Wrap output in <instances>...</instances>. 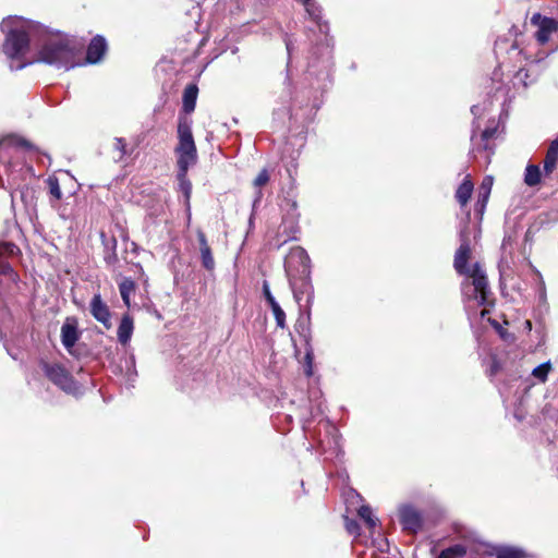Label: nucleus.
Listing matches in <instances>:
<instances>
[{"label": "nucleus", "mask_w": 558, "mask_h": 558, "mask_svg": "<svg viewBox=\"0 0 558 558\" xmlns=\"http://www.w3.org/2000/svg\"><path fill=\"white\" fill-rule=\"evenodd\" d=\"M469 222L470 211L466 213L464 226L459 232L460 246L454 254L453 267L458 274L468 277L462 283L463 294L468 299H473L477 305L483 306L488 304L489 288L486 275L478 263L468 267L471 255Z\"/></svg>", "instance_id": "obj_1"}, {"label": "nucleus", "mask_w": 558, "mask_h": 558, "mask_svg": "<svg viewBox=\"0 0 558 558\" xmlns=\"http://www.w3.org/2000/svg\"><path fill=\"white\" fill-rule=\"evenodd\" d=\"M37 27L29 21L21 17H8L2 21L1 29L5 33L2 51L10 60L11 70H21L29 61H25V54L29 48V40Z\"/></svg>", "instance_id": "obj_2"}, {"label": "nucleus", "mask_w": 558, "mask_h": 558, "mask_svg": "<svg viewBox=\"0 0 558 558\" xmlns=\"http://www.w3.org/2000/svg\"><path fill=\"white\" fill-rule=\"evenodd\" d=\"M38 61L59 69L70 70L77 64L75 61V46L65 35H47L39 49Z\"/></svg>", "instance_id": "obj_3"}, {"label": "nucleus", "mask_w": 558, "mask_h": 558, "mask_svg": "<svg viewBox=\"0 0 558 558\" xmlns=\"http://www.w3.org/2000/svg\"><path fill=\"white\" fill-rule=\"evenodd\" d=\"M179 144L175 148L179 170L187 171L197 161V150L192 134V121L180 118L178 123Z\"/></svg>", "instance_id": "obj_4"}, {"label": "nucleus", "mask_w": 558, "mask_h": 558, "mask_svg": "<svg viewBox=\"0 0 558 558\" xmlns=\"http://www.w3.org/2000/svg\"><path fill=\"white\" fill-rule=\"evenodd\" d=\"M284 270L288 279L311 275V260L303 247L294 246L290 250L284 259Z\"/></svg>", "instance_id": "obj_5"}, {"label": "nucleus", "mask_w": 558, "mask_h": 558, "mask_svg": "<svg viewBox=\"0 0 558 558\" xmlns=\"http://www.w3.org/2000/svg\"><path fill=\"white\" fill-rule=\"evenodd\" d=\"M397 512L403 531L409 534H416L422 530L424 523L423 513L413 504H400Z\"/></svg>", "instance_id": "obj_6"}, {"label": "nucleus", "mask_w": 558, "mask_h": 558, "mask_svg": "<svg viewBox=\"0 0 558 558\" xmlns=\"http://www.w3.org/2000/svg\"><path fill=\"white\" fill-rule=\"evenodd\" d=\"M44 371L46 376L63 391L74 393L78 387L72 375L59 364H45Z\"/></svg>", "instance_id": "obj_7"}, {"label": "nucleus", "mask_w": 558, "mask_h": 558, "mask_svg": "<svg viewBox=\"0 0 558 558\" xmlns=\"http://www.w3.org/2000/svg\"><path fill=\"white\" fill-rule=\"evenodd\" d=\"M288 280L295 301L300 303L305 298L306 305L311 306L314 301V287L311 281V275H301V277Z\"/></svg>", "instance_id": "obj_8"}, {"label": "nucleus", "mask_w": 558, "mask_h": 558, "mask_svg": "<svg viewBox=\"0 0 558 558\" xmlns=\"http://www.w3.org/2000/svg\"><path fill=\"white\" fill-rule=\"evenodd\" d=\"M531 23L538 27L535 36L539 44H546L550 35L558 29V22L554 19L542 16L539 13L533 14Z\"/></svg>", "instance_id": "obj_9"}, {"label": "nucleus", "mask_w": 558, "mask_h": 558, "mask_svg": "<svg viewBox=\"0 0 558 558\" xmlns=\"http://www.w3.org/2000/svg\"><path fill=\"white\" fill-rule=\"evenodd\" d=\"M89 311L93 317L101 323L107 329L111 327V314L100 294H95L89 303Z\"/></svg>", "instance_id": "obj_10"}, {"label": "nucleus", "mask_w": 558, "mask_h": 558, "mask_svg": "<svg viewBox=\"0 0 558 558\" xmlns=\"http://www.w3.org/2000/svg\"><path fill=\"white\" fill-rule=\"evenodd\" d=\"M8 177H9L8 182H9L10 189H14V192L11 193L12 204H14L16 192L20 193L21 201L25 205L32 204L34 201V197H35L34 196L35 191L27 185H24L21 187V185L17 181L19 175H17L16 171L10 170Z\"/></svg>", "instance_id": "obj_11"}, {"label": "nucleus", "mask_w": 558, "mask_h": 558, "mask_svg": "<svg viewBox=\"0 0 558 558\" xmlns=\"http://www.w3.org/2000/svg\"><path fill=\"white\" fill-rule=\"evenodd\" d=\"M80 333L77 330L76 320L68 318L61 327V341L68 351L75 345L78 340Z\"/></svg>", "instance_id": "obj_12"}, {"label": "nucleus", "mask_w": 558, "mask_h": 558, "mask_svg": "<svg viewBox=\"0 0 558 558\" xmlns=\"http://www.w3.org/2000/svg\"><path fill=\"white\" fill-rule=\"evenodd\" d=\"M106 50L107 44L105 38L101 36L94 37L87 48L86 61L92 64L99 62Z\"/></svg>", "instance_id": "obj_13"}, {"label": "nucleus", "mask_w": 558, "mask_h": 558, "mask_svg": "<svg viewBox=\"0 0 558 558\" xmlns=\"http://www.w3.org/2000/svg\"><path fill=\"white\" fill-rule=\"evenodd\" d=\"M197 238H198V242H199L202 265L204 268L211 271L215 269V259L213 257L211 250L208 245V242L206 240L204 232L199 230L197 232Z\"/></svg>", "instance_id": "obj_14"}, {"label": "nucleus", "mask_w": 558, "mask_h": 558, "mask_svg": "<svg viewBox=\"0 0 558 558\" xmlns=\"http://www.w3.org/2000/svg\"><path fill=\"white\" fill-rule=\"evenodd\" d=\"M342 497L345 504L347 514H355L359 507L366 506L363 497L359 494L357 490H343Z\"/></svg>", "instance_id": "obj_15"}, {"label": "nucleus", "mask_w": 558, "mask_h": 558, "mask_svg": "<svg viewBox=\"0 0 558 558\" xmlns=\"http://www.w3.org/2000/svg\"><path fill=\"white\" fill-rule=\"evenodd\" d=\"M474 190L470 175H466L462 183L458 186L454 197L461 207H465L469 203Z\"/></svg>", "instance_id": "obj_16"}, {"label": "nucleus", "mask_w": 558, "mask_h": 558, "mask_svg": "<svg viewBox=\"0 0 558 558\" xmlns=\"http://www.w3.org/2000/svg\"><path fill=\"white\" fill-rule=\"evenodd\" d=\"M133 330H134L133 318L129 314H125L122 317L120 325L118 327L119 342L121 344L125 345L131 340Z\"/></svg>", "instance_id": "obj_17"}, {"label": "nucleus", "mask_w": 558, "mask_h": 558, "mask_svg": "<svg viewBox=\"0 0 558 558\" xmlns=\"http://www.w3.org/2000/svg\"><path fill=\"white\" fill-rule=\"evenodd\" d=\"M558 163V138L550 142L544 159V172L550 174Z\"/></svg>", "instance_id": "obj_18"}, {"label": "nucleus", "mask_w": 558, "mask_h": 558, "mask_svg": "<svg viewBox=\"0 0 558 558\" xmlns=\"http://www.w3.org/2000/svg\"><path fill=\"white\" fill-rule=\"evenodd\" d=\"M198 88L194 84H190L185 87L183 92V111L185 113H191L195 109L196 99H197Z\"/></svg>", "instance_id": "obj_19"}, {"label": "nucleus", "mask_w": 558, "mask_h": 558, "mask_svg": "<svg viewBox=\"0 0 558 558\" xmlns=\"http://www.w3.org/2000/svg\"><path fill=\"white\" fill-rule=\"evenodd\" d=\"M304 7L310 17L317 24L320 33L327 34L328 24L322 21V10L315 1L305 3Z\"/></svg>", "instance_id": "obj_20"}, {"label": "nucleus", "mask_w": 558, "mask_h": 558, "mask_svg": "<svg viewBox=\"0 0 558 558\" xmlns=\"http://www.w3.org/2000/svg\"><path fill=\"white\" fill-rule=\"evenodd\" d=\"M17 148H32V145L24 138L15 135H9L0 141V154L3 150L17 149Z\"/></svg>", "instance_id": "obj_21"}, {"label": "nucleus", "mask_w": 558, "mask_h": 558, "mask_svg": "<svg viewBox=\"0 0 558 558\" xmlns=\"http://www.w3.org/2000/svg\"><path fill=\"white\" fill-rule=\"evenodd\" d=\"M355 514H357L371 532H373L377 526L378 519L374 515L373 510L368 505L359 507Z\"/></svg>", "instance_id": "obj_22"}, {"label": "nucleus", "mask_w": 558, "mask_h": 558, "mask_svg": "<svg viewBox=\"0 0 558 558\" xmlns=\"http://www.w3.org/2000/svg\"><path fill=\"white\" fill-rule=\"evenodd\" d=\"M541 169L536 165H527L524 174V183L527 186H536L541 183Z\"/></svg>", "instance_id": "obj_23"}, {"label": "nucleus", "mask_w": 558, "mask_h": 558, "mask_svg": "<svg viewBox=\"0 0 558 558\" xmlns=\"http://www.w3.org/2000/svg\"><path fill=\"white\" fill-rule=\"evenodd\" d=\"M119 290L124 304L130 307V295L135 290L134 281L130 278H124L119 284Z\"/></svg>", "instance_id": "obj_24"}, {"label": "nucleus", "mask_w": 558, "mask_h": 558, "mask_svg": "<svg viewBox=\"0 0 558 558\" xmlns=\"http://www.w3.org/2000/svg\"><path fill=\"white\" fill-rule=\"evenodd\" d=\"M269 178H270L269 173H268V171L266 169H263L258 173V175L255 178V180L253 182L254 186L256 187V195H255V199H254V205H256L257 203L260 202V199L263 197V193H262L260 187L268 183Z\"/></svg>", "instance_id": "obj_25"}, {"label": "nucleus", "mask_w": 558, "mask_h": 558, "mask_svg": "<svg viewBox=\"0 0 558 558\" xmlns=\"http://www.w3.org/2000/svg\"><path fill=\"white\" fill-rule=\"evenodd\" d=\"M465 554L466 547L461 544H457L441 550L437 558H462L465 556Z\"/></svg>", "instance_id": "obj_26"}, {"label": "nucleus", "mask_w": 558, "mask_h": 558, "mask_svg": "<svg viewBox=\"0 0 558 558\" xmlns=\"http://www.w3.org/2000/svg\"><path fill=\"white\" fill-rule=\"evenodd\" d=\"M496 556L497 558H524L523 551L513 547H500Z\"/></svg>", "instance_id": "obj_27"}, {"label": "nucleus", "mask_w": 558, "mask_h": 558, "mask_svg": "<svg viewBox=\"0 0 558 558\" xmlns=\"http://www.w3.org/2000/svg\"><path fill=\"white\" fill-rule=\"evenodd\" d=\"M186 173L187 171L179 170L178 180L181 191L184 193V196L189 199L192 192V184L187 179Z\"/></svg>", "instance_id": "obj_28"}, {"label": "nucleus", "mask_w": 558, "mask_h": 558, "mask_svg": "<svg viewBox=\"0 0 558 558\" xmlns=\"http://www.w3.org/2000/svg\"><path fill=\"white\" fill-rule=\"evenodd\" d=\"M551 368L550 362H545L532 371V375L539 381L545 383Z\"/></svg>", "instance_id": "obj_29"}, {"label": "nucleus", "mask_w": 558, "mask_h": 558, "mask_svg": "<svg viewBox=\"0 0 558 558\" xmlns=\"http://www.w3.org/2000/svg\"><path fill=\"white\" fill-rule=\"evenodd\" d=\"M117 247V240L114 238L111 239V247H109V244H107V251L105 253V262L108 265H114L118 262V255L116 252Z\"/></svg>", "instance_id": "obj_30"}, {"label": "nucleus", "mask_w": 558, "mask_h": 558, "mask_svg": "<svg viewBox=\"0 0 558 558\" xmlns=\"http://www.w3.org/2000/svg\"><path fill=\"white\" fill-rule=\"evenodd\" d=\"M124 365L126 367V381L132 386V383L134 381L136 377V369H135V360L133 356H130L124 360Z\"/></svg>", "instance_id": "obj_31"}, {"label": "nucleus", "mask_w": 558, "mask_h": 558, "mask_svg": "<svg viewBox=\"0 0 558 558\" xmlns=\"http://www.w3.org/2000/svg\"><path fill=\"white\" fill-rule=\"evenodd\" d=\"M344 524L345 530L350 535H353L354 537L361 535V527L359 523L354 519L349 518V514L344 515Z\"/></svg>", "instance_id": "obj_32"}, {"label": "nucleus", "mask_w": 558, "mask_h": 558, "mask_svg": "<svg viewBox=\"0 0 558 558\" xmlns=\"http://www.w3.org/2000/svg\"><path fill=\"white\" fill-rule=\"evenodd\" d=\"M493 186V179L487 177L483 180L477 196L489 198L490 191Z\"/></svg>", "instance_id": "obj_33"}, {"label": "nucleus", "mask_w": 558, "mask_h": 558, "mask_svg": "<svg viewBox=\"0 0 558 558\" xmlns=\"http://www.w3.org/2000/svg\"><path fill=\"white\" fill-rule=\"evenodd\" d=\"M487 203H488V198L477 196V201H476V203L474 205V211H475V215H476V217H477V219L480 221L483 218V215L485 213Z\"/></svg>", "instance_id": "obj_34"}, {"label": "nucleus", "mask_w": 558, "mask_h": 558, "mask_svg": "<svg viewBox=\"0 0 558 558\" xmlns=\"http://www.w3.org/2000/svg\"><path fill=\"white\" fill-rule=\"evenodd\" d=\"M48 185H49L50 194L54 198L60 199L62 197V192H61L58 179L57 178H49L48 179Z\"/></svg>", "instance_id": "obj_35"}, {"label": "nucleus", "mask_w": 558, "mask_h": 558, "mask_svg": "<svg viewBox=\"0 0 558 558\" xmlns=\"http://www.w3.org/2000/svg\"><path fill=\"white\" fill-rule=\"evenodd\" d=\"M19 252V247L13 243H2L0 244V256H11Z\"/></svg>", "instance_id": "obj_36"}, {"label": "nucleus", "mask_w": 558, "mask_h": 558, "mask_svg": "<svg viewBox=\"0 0 558 558\" xmlns=\"http://www.w3.org/2000/svg\"><path fill=\"white\" fill-rule=\"evenodd\" d=\"M113 148L116 151H118V159H122V157L126 154L125 141L121 137H116L113 142Z\"/></svg>", "instance_id": "obj_37"}, {"label": "nucleus", "mask_w": 558, "mask_h": 558, "mask_svg": "<svg viewBox=\"0 0 558 558\" xmlns=\"http://www.w3.org/2000/svg\"><path fill=\"white\" fill-rule=\"evenodd\" d=\"M272 314L275 316L277 326L279 328H284L286 327V313L283 312V310L279 306V307L272 310Z\"/></svg>", "instance_id": "obj_38"}, {"label": "nucleus", "mask_w": 558, "mask_h": 558, "mask_svg": "<svg viewBox=\"0 0 558 558\" xmlns=\"http://www.w3.org/2000/svg\"><path fill=\"white\" fill-rule=\"evenodd\" d=\"M305 361H306V367H305V374L306 376H312L313 374V367H312V363H313V353L311 351H307L306 354H305Z\"/></svg>", "instance_id": "obj_39"}, {"label": "nucleus", "mask_w": 558, "mask_h": 558, "mask_svg": "<svg viewBox=\"0 0 558 558\" xmlns=\"http://www.w3.org/2000/svg\"><path fill=\"white\" fill-rule=\"evenodd\" d=\"M0 274L14 277L13 269L8 263H0Z\"/></svg>", "instance_id": "obj_40"}, {"label": "nucleus", "mask_w": 558, "mask_h": 558, "mask_svg": "<svg viewBox=\"0 0 558 558\" xmlns=\"http://www.w3.org/2000/svg\"><path fill=\"white\" fill-rule=\"evenodd\" d=\"M263 294H264L266 301L268 299H271V296H272V294L270 292L269 283L267 281L263 282Z\"/></svg>", "instance_id": "obj_41"}, {"label": "nucleus", "mask_w": 558, "mask_h": 558, "mask_svg": "<svg viewBox=\"0 0 558 558\" xmlns=\"http://www.w3.org/2000/svg\"><path fill=\"white\" fill-rule=\"evenodd\" d=\"M267 303L269 304L271 311L280 306L279 303L274 298V295L271 296V299L267 300Z\"/></svg>", "instance_id": "obj_42"}, {"label": "nucleus", "mask_w": 558, "mask_h": 558, "mask_svg": "<svg viewBox=\"0 0 558 558\" xmlns=\"http://www.w3.org/2000/svg\"><path fill=\"white\" fill-rule=\"evenodd\" d=\"M499 364L496 359L493 360L492 366H490V375H494L498 372Z\"/></svg>", "instance_id": "obj_43"}, {"label": "nucleus", "mask_w": 558, "mask_h": 558, "mask_svg": "<svg viewBox=\"0 0 558 558\" xmlns=\"http://www.w3.org/2000/svg\"><path fill=\"white\" fill-rule=\"evenodd\" d=\"M494 133H495V130L486 129L483 132L482 137H483V140H488L494 135Z\"/></svg>", "instance_id": "obj_44"}, {"label": "nucleus", "mask_w": 558, "mask_h": 558, "mask_svg": "<svg viewBox=\"0 0 558 558\" xmlns=\"http://www.w3.org/2000/svg\"><path fill=\"white\" fill-rule=\"evenodd\" d=\"M471 112L476 117V116H480V106L475 105V106H472L471 108Z\"/></svg>", "instance_id": "obj_45"}, {"label": "nucleus", "mask_w": 558, "mask_h": 558, "mask_svg": "<svg viewBox=\"0 0 558 558\" xmlns=\"http://www.w3.org/2000/svg\"><path fill=\"white\" fill-rule=\"evenodd\" d=\"M23 173L32 174L33 175V169L32 167H26L21 169Z\"/></svg>", "instance_id": "obj_46"}, {"label": "nucleus", "mask_w": 558, "mask_h": 558, "mask_svg": "<svg viewBox=\"0 0 558 558\" xmlns=\"http://www.w3.org/2000/svg\"><path fill=\"white\" fill-rule=\"evenodd\" d=\"M303 4L312 2L313 0H301Z\"/></svg>", "instance_id": "obj_47"}, {"label": "nucleus", "mask_w": 558, "mask_h": 558, "mask_svg": "<svg viewBox=\"0 0 558 558\" xmlns=\"http://www.w3.org/2000/svg\"><path fill=\"white\" fill-rule=\"evenodd\" d=\"M487 312L484 310L482 311L481 315L484 317Z\"/></svg>", "instance_id": "obj_48"}]
</instances>
